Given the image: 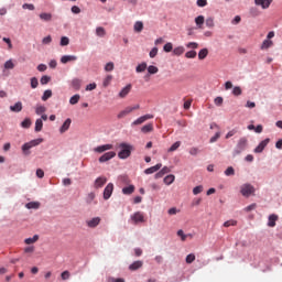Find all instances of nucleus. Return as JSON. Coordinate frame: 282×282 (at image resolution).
Masks as SVG:
<instances>
[{
    "label": "nucleus",
    "mask_w": 282,
    "mask_h": 282,
    "mask_svg": "<svg viewBox=\"0 0 282 282\" xmlns=\"http://www.w3.org/2000/svg\"><path fill=\"white\" fill-rule=\"evenodd\" d=\"M120 152L118 153V158L120 160H127V158L131 156V152L133 151V145L128 143H120L119 144Z\"/></svg>",
    "instance_id": "1"
},
{
    "label": "nucleus",
    "mask_w": 282,
    "mask_h": 282,
    "mask_svg": "<svg viewBox=\"0 0 282 282\" xmlns=\"http://www.w3.org/2000/svg\"><path fill=\"white\" fill-rule=\"evenodd\" d=\"M43 142V139H34L30 142H26L22 145V151L24 155H30V149H33V147H39Z\"/></svg>",
    "instance_id": "2"
},
{
    "label": "nucleus",
    "mask_w": 282,
    "mask_h": 282,
    "mask_svg": "<svg viewBox=\"0 0 282 282\" xmlns=\"http://www.w3.org/2000/svg\"><path fill=\"white\" fill-rule=\"evenodd\" d=\"M138 109H140V105L138 104L134 106H128L118 113L117 118L119 119L126 118V116H129V113H133V111H138Z\"/></svg>",
    "instance_id": "3"
},
{
    "label": "nucleus",
    "mask_w": 282,
    "mask_h": 282,
    "mask_svg": "<svg viewBox=\"0 0 282 282\" xmlns=\"http://www.w3.org/2000/svg\"><path fill=\"white\" fill-rule=\"evenodd\" d=\"M138 109H140V105L138 104L134 106H128L118 113L117 118L119 119L126 118V116H129V113H133V111H138Z\"/></svg>",
    "instance_id": "4"
},
{
    "label": "nucleus",
    "mask_w": 282,
    "mask_h": 282,
    "mask_svg": "<svg viewBox=\"0 0 282 282\" xmlns=\"http://www.w3.org/2000/svg\"><path fill=\"white\" fill-rule=\"evenodd\" d=\"M240 193L243 197H250V195H254V186L250 184H243L240 187Z\"/></svg>",
    "instance_id": "5"
},
{
    "label": "nucleus",
    "mask_w": 282,
    "mask_h": 282,
    "mask_svg": "<svg viewBox=\"0 0 282 282\" xmlns=\"http://www.w3.org/2000/svg\"><path fill=\"white\" fill-rule=\"evenodd\" d=\"M246 147H248V139H246V137L240 138L236 147L235 154L239 155V153H242L243 151H246Z\"/></svg>",
    "instance_id": "6"
},
{
    "label": "nucleus",
    "mask_w": 282,
    "mask_h": 282,
    "mask_svg": "<svg viewBox=\"0 0 282 282\" xmlns=\"http://www.w3.org/2000/svg\"><path fill=\"white\" fill-rule=\"evenodd\" d=\"M153 115H144L142 117H139L137 120L132 122V127H138L139 124H144L147 120H153Z\"/></svg>",
    "instance_id": "7"
},
{
    "label": "nucleus",
    "mask_w": 282,
    "mask_h": 282,
    "mask_svg": "<svg viewBox=\"0 0 282 282\" xmlns=\"http://www.w3.org/2000/svg\"><path fill=\"white\" fill-rule=\"evenodd\" d=\"M130 219L131 221H133V224H144V214H142L141 212H137L131 215Z\"/></svg>",
    "instance_id": "8"
},
{
    "label": "nucleus",
    "mask_w": 282,
    "mask_h": 282,
    "mask_svg": "<svg viewBox=\"0 0 282 282\" xmlns=\"http://www.w3.org/2000/svg\"><path fill=\"white\" fill-rule=\"evenodd\" d=\"M113 195V183H109L104 189V199H109Z\"/></svg>",
    "instance_id": "9"
},
{
    "label": "nucleus",
    "mask_w": 282,
    "mask_h": 282,
    "mask_svg": "<svg viewBox=\"0 0 282 282\" xmlns=\"http://www.w3.org/2000/svg\"><path fill=\"white\" fill-rule=\"evenodd\" d=\"M85 202L88 206H91V204L96 205L98 204V200H96V193L90 192L87 194Z\"/></svg>",
    "instance_id": "10"
},
{
    "label": "nucleus",
    "mask_w": 282,
    "mask_h": 282,
    "mask_svg": "<svg viewBox=\"0 0 282 282\" xmlns=\"http://www.w3.org/2000/svg\"><path fill=\"white\" fill-rule=\"evenodd\" d=\"M270 144V139H264L259 143V145L253 150L254 153H263V150Z\"/></svg>",
    "instance_id": "11"
},
{
    "label": "nucleus",
    "mask_w": 282,
    "mask_h": 282,
    "mask_svg": "<svg viewBox=\"0 0 282 282\" xmlns=\"http://www.w3.org/2000/svg\"><path fill=\"white\" fill-rule=\"evenodd\" d=\"M107 184V177L99 176L95 180L94 187L95 188H102Z\"/></svg>",
    "instance_id": "12"
},
{
    "label": "nucleus",
    "mask_w": 282,
    "mask_h": 282,
    "mask_svg": "<svg viewBox=\"0 0 282 282\" xmlns=\"http://www.w3.org/2000/svg\"><path fill=\"white\" fill-rule=\"evenodd\" d=\"M111 149H113V144H104V145H99L97 148L94 149L95 153H105V151H111Z\"/></svg>",
    "instance_id": "13"
},
{
    "label": "nucleus",
    "mask_w": 282,
    "mask_h": 282,
    "mask_svg": "<svg viewBox=\"0 0 282 282\" xmlns=\"http://www.w3.org/2000/svg\"><path fill=\"white\" fill-rule=\"evenodd\" d=\"M256 6H260L262 10H268L272 4V0H254Z\"/></svg>",
    "instance_id": "14"
},
{
    "label": "nucleus",
    "mask_w": 282,
    "mask_h": 282,
    "mask_svg": "<svg viewBox=\"0 0 282 282\" xmlns=\"http://www.w3.org/2000/svg\"><path fill=\"white\" fill-rule=\"evenodd\" d=\"M162 169V163H158L154 166L148 167L144 170L145 175H153V173H158Z\"/></svg>",
    "instance_id": "15"
},
{
    "label": "nucleus",
    "mask_w": 282,
    "mask_h": 282,
    "mask_svg": "<svg viewBox=\"0 0 282 282\" xmlns=\"http://www.w3.org/2000/svg\"><path fill=\"white\" fill-rule=\"evenodd\" d=\"M100 217H95L90 220L86 221V226H88V228H97L100 225Z\"/></svg>",
    "instance_id": "16"
},
{
    "label": "nucleus",
    "mask_w": 282,
    "mask_h": 282,
    "mask_svg": "<svg viewBox=\"0 0 282 282\" xmlns=\"http://www.w3.org/2000/svg\"><path fill=\"white\" fill-rule=\"evenodd\" d=\"M116 152H106L104 155L99 158L100 163L109 162V160H113Z\"/></svg>",
    "instance_id": "17"
},
{
    "label": "nucleus",
    "mask_w": 282,
    "mask_h": 282,
    "mask_svg": "<svg viewBox=\"0 0 282 282\" xmlns=\"http://www.w3.org/2000/svg\"><path fill=\"white\" fill-rule=\"evenodd\" d=\"M74 61H78V57L76 55H64L61 57V63H63V65H66V63H72Z\"/></svg>",
    "instance_id": "18"
},
{
    "label": "nucleus",
    "mask_w": 282,
    "mask_h": 282,
    "mask_svg": "<svg viewBox=\"0 0 282 282\" xmlns=\"http://www.w3.org/2000/svg\"><path fill=\"white\" fill-rule=\"evenodd\" d=\"M10 111L13 113H20V111H23V102L18 101L14 106H10Z\"/></svg>",
    "instance_id": "19"
},
{
    "label": "nucleus",
    "mask_w": 282,
    "mask_h": 282,
    "mask_svg": "<svg viewBox=\"0 0 282 282\" xmlns=\"http://www.w3.org/2000/svg\"><path fill=\"white\" fill-rule=\"evenodd\" d=\"M131 84H128L126 87H123L119 93V98H127V96H129L131 93Z\"/></svg>",
    "instance_id": "20"
},
{
    "label": "nucleus",
    "mask_w": 282,
    "mask_h": 282,
    "mask_svg": "<svg viewBox=\"0 0 282 282\" xmlns=\"http://www.w3.org/2000/svg\"><path fill=\"white\" fill-rule=\"evenodd\" d=\"M69 127H72V119H66L62 127L59 128L61 133H65L66 131H69Z\"/></svg>",
    "instance_id": "21"
},
{
    "label": "nucleus",
    "mask_w": 282,
    "mask_h": 282,
    "mask_svg": "<svg viewBox=\"0 0 282 282\" xmlns=\"http://www.w3.org/2000/svg\"><path fill=\"white\" fill-rule=\"evenodd\" d=\"M279 220V216L275 214H272L269 216L268 226L269 228H274L276 226V221Z\"/></svg>",
    "instance_id": "22"
},
{
    "label": "nucleus",
    "mask_w": 282,
    "mask_h": 282,
    "mask_svg": "<svg viewBox=\"0 0 282 282\" xmlns=\"http://www.w3.org/2000/svg\"><path fill=\"white\" fill-rule=\"evenodd\" d=\"M142 265H144V262L138 260V261H134L132 264L129 265V270L134 272L135 270H140V268H142Z\"/></svg>",
    "instance_id": "23"
},
{
    "label": "nucleus",
    "mask_w": 282,
    "mask_h": 282,
    "mask_svg": "<svg viewBox=\"0 0 282 282\" xmlns=\"http://www.w3.org/2000/svg\"><path fill=\"white\" fill-rule=\"evenodd\" d=\"M80 85H83V80L78 78H74L70 83V86L73 87V89H75V91H78L80 89Z\"/></svg>",
    "instance_id": "24"
},
{
    "label": "nucleus",
    "mask_w": 282,
    "mask_h": 282,
    "mask_svg": "<svg viewBox=\"0 0 282 282\" xmlns=\"http://www.w3.org/2000/svg\"><path fill=\"white\" fill-rule=\"evenodd\" d=\"M25 208H28L29 210H32V209L36 210V209L41 208V203L30 202L25 205Z\"/></svg>",
    "instance_id": "25"
},
{
    "label": "nucleus",
    "mask_w": 282,
    "mask_h": 282,
    "mask_svg": "<svg viewBox=\"0 0 282 282\" xmlns=\"http://www.w3.org/2000/svg\"><path fill=\"white\" fill-rule=\"evenodd\" d=\"M272 45H274V42H272L271 40H264L260 46L261 50H270V47H272Z\"/></svg>",
    "instance_id": "26"
},
{
    "label": "nucleus",
    "mask_w": 282,
    "mask_h": 282,
    "mask_svg": "<svg viewBox=\"0 0 282 282\" xmlns=\"http://www.w3.org/2000/svg\"><path fill=\"white\" fill-rule=\"evenodd\" d=\"M205 21H206V19L204 18V15H198L197 18H195V23H196L197 28H199V30H202Z\"/></svg>",
    "instance_id": "27"
},
{
    "label": "nucleus",
    "mask_w": 282,
    "mask_h": 282,
    "mask_svg": "<svg viewBox=\"0 0 282 282\" xmlns=\"http://www.w3.org/2000/svg\"><path fill=\"white\" fill-rule=\"evenodd\" d=\"M164 184H166L167 186H171V184H173L175 182V175L170 174L167 176L164 177L163 180Z\"/></svg>",
    "instance_id": "28"
},
{
    "label": "nucleus",
    "mask_w": 282,
    "mask_h": 282,
    "mask_svg": "<svg viewBox=\"0 0 282 282\" xmlns=\"http://www.w3.org/2000/svg\"><path fill=\"white\" fill-rule=\"evenodd\" d=\"M134 192H135V186H133V185L122 188L123 195H132V193H134Z\"/></svg>",
    "instance_id": "29"
},
{
    "label": "nucleus",
    "mask_w": 282,
    "mask_h": 282,
    "mask_svg": "<svg viewBox=\"0 0 282 282\" xmlns=\"http://www.w3.org/2000/svg\"><path fill=\"white\" fill-rule=\"evenodd\" d=\"M166 173H171V170L169 166H164L160 172L155 174V177H164Z\"/></svg>",
    "instance_id": "30"
},
{
    "label": "nucleus",
    "mask_w": 282,
    "mask_h": 282,
    "mask_svg": "<svg viewBox=\"0 0 282 282\" xmlns=\"http://www.w3.org/2000/svg\"><path fill=\"white\" fill-rule=\"evenodd\" d=\"M208 56V48H202L198 52V59L204 61Z\"/></svg>",
    "instance_id": "31"
},
{
    "label": "nucleus",
    "mask_w": 282,
    "mask_h": 282,
    "mask_svg": "<svg viewBox=\"0 0 282 282\" xmlns=\"http://www.w3.org/2000/svg\"><path fill=\"white\" fill-rule=\"evenodd\" d=\"M36 241H39V235H35L32 238H26L24 243H26V246H32V243H36Z\"/></svg>",
    "instance_id": "32"
},
{
    "label": "nucleus",
    "mask_w": 282,
    "mask_h": 282,
    "mask_svg": "<svg viewBox=\"0 0 282 282\" xmlns=\"http://www.w3.org/2000/svg\"><path fill=\"white\" fill-rule=\"evenodd\" d=\"M135 72H137V74H142V72H147V63L143 62V63L139 64L135 67Z\"/></svg>",
    "instance_id": "33"
},
{
    "label": "nucleus",
    "mask_w": 282,
    "mask_h": 282,
    "mask_svg": "<svg viewBox=\"0 0 282 282\" xmlns=\"http://www.w3.org/2000/svg\"><path fill=\"white\" fill-rule=\"evenodd\" d=\"M142 133H151L153 131V123H148L141 128Z\"/></svg>",
    "instance_id": "34"
},
{
    "label": "nucleus",
    "mask_w": 282,
    "mask_h": 282,
    "mask_svg": "<svg viewBox=\"0 0 282 282\" xmlns=\"http://www.w3.org/2000/svg\"><path fill=\"white\" fill-rule=\"evenodd\" d=\"M35 131L36 133H39L40 131H43V119H36Z\"/></svg>",
    "instance_id": "35"
},
{
    "label": "nucleus",
    "mask_w": 282,
    "mask_h": 282,
    "mask_svg": "<svg viewBox=\"0 0 282 282\" xmlns=\"http://www.w3.org/2000/svg\"><path fill=\"white\" fill-rule=\"evenodd\" d=\"M142 30H144V23H142L140 21L135 22L134 23V32L140 33V32H142Z\"/></svg>",
    "instance_id": "36"
},
{
    "label": "nucleus",
    "mask_w": 282,
    "mask_h": 282,
    "mask_svg": "<svg viewBox=\"0 0 282 282\" xmlns=\"http://www.w3.org/2000/svg\"><path fill=\"white\" fill-rule=\"evenodd\" d=\"M21 127H22L23 129H30V127H32V120H30V118L24 119V120L21 122Z\"/></svg>",
    "instance_id": "37"
},
{
    "label": "nucleus",
    "mask_w": 282,
    "mask_h": 282,
    "mask_svg": "<svg viewBox=\"0 0 282 282\" xmlns=\"http://www.w3.org/2000/svg\"><path fill=\"white\" fill-rule=\"evenodd\" d=\"M178 147H182L181 141H176L174 144H172L171 148L167 150L169 153H173V151H177Z\"/></svg>",
    "instance_id": "38"
},
{
    "label": "nucleus",
    "mask_w": 282,
    "mask_h": 282,
    "mask_svg": "<svg viewBox=\"0 0 282 282\" xmlns=\"http://www.w3.org/2000/svg\"><path fill=\"white\" fill-rule=\"evenodd\" d=\"M173 54H174L175 56H182V54H184V46L175 47V48L173 50Z\"/></svg>",
    "instance_id": "39"
},
{
    "label": "nucleus",
    "mask_w": 282,
    "mask_h": 282,
    "mask_svg": "<svg viewBox=\"0 0 282 282\" xmlns=\"http://www.w3.org/2000/svg\"><path fill=\"white\" fill-rule=\"evenodd\" d=\"M40 19L42 21H52V13H41Z\"/></svg>",
    "instance_id": "40"
},
{
    "label": "nucleus",
    "mask_w": 282,
    "mask_h": 282,
    "mask_svg": "<svg viewBox=\"0 0 282 282\" xmlns=\"http://www.w3.org/2000/svg\"><path fill=\"white\" fill-rule=\"evenodd\" d=\"M79 100H80V95H74L73 97H70L69 104L70 105H78Z\"/></svg>",
    "instance_id": "41"
},
{
    "label": "nucleus",
    "mask_w": 282,
    "mask_h": 282,
    "mask_svg": "<svg viewBox=\"0 0 282 282\" xmlns=\"http://www.w3.org/2000/svg\"><path fill=\"white\" fill-rule=\"evenodd\" d=\"M45 111H47V108H45L44 106H36L35 108V113L37 116H41V113H45Z\"/></svg>",
    "instance_id": "42"
},
{
    "label": "nucleus",
    "mask_w": 282,
    "mask_h": 282,
    "mask_svg": "<svg viewBox=\"0 0 282 282\" xmlns=\"http://www.w3.org/2000/svg\"><path fill=\"white\" fill-rule=\"evenodd\" d=\"M50 80H52V77L44 75L41 77L40 83H41V85H47V83H50Z\"/></svg>",
    "instance_id": "43"
},
{
    "label": "nucleus",
    "mask_w": 282,
    "mask_h": 282,
    "mask_svg": "<svg viewBox=\"0 0 282 282\" xmlns=\"http://www.w3.org/2000/svg\"><path fill=\"white\" fill-rule=\"evenodd\" d=\"M48 98H52V90H45L43 96H42V100L45 102V100H47Z\"/></svg>",
    "instance_id": "44"
},
{
    "label": "nucleus",
    "mask_w": 282,
    "mask_h": 282,
    "mask_svg": "<svg viewBox=\"0 0 282 282\" xmlns=\"http://www.w3.org/2000/svg\"><path fill=\"white\" fill-rule=\"evenodd\" d=\"M96 34H97V36H105V34H107V32L105 31V28L98 26L96 29Z\"/></svg>",
    "instance_id": "45"
},
{
    "label": "nucleus",
    "mask_w": 282,
    "mask_h": 282,
    "mask_svg": "<svg viewBox=\"0 0 282 282\" xmlns=\"http://www.w3.org/2000/svg\"><path fill=\"white\" fill-rule=\"evenodd\" d=\"M185 261L188 264L193 263V261H195V253L187 254Z\"/></svg>",
    "instance_id": "46"
},
{
    "label": "nucleus",
    "mask_w": 282,
    "mask_h": 282,
    "mask_svg": "<svg viewBox=\"0 0 282 282\" xmlns=\"http://www.w3.org/2000/svg\"><path fill=\"white\" fill-rule=\"evenodd\" d=\"M205 23L208 28H215V19L213 18H207Z\"/></svg>",
    "instance_id": "47"
},
{
    "label": "nucleus",
    "mask_w": 282,
    "mask_h": 282,
    "mask_svg": "<svg viewBox=\"0 0 282 282\" xmlns=\"http://www.w3.org/2000/svg\"><path fill=\"white\" fill-rule=\"evenodd\" d=\"M4 69H14V63H12V59L4 63Z\"/></svg>",
    "instance_id": "48"
},
{
    "label": "nucleus",
    "mask_w": 282,
    "mask_h": 282,
    "mask_svg": "<svg viewBox=\"0 0 282 282\" xmlns=\"http://www.w3.org/2000/svg\"><path fill=\"white\" fill-rule=\"evenodd\" d=\"M203 191H204V186L198 185V186L193 188V194L194 195H199V193H203Z\"/></svg>",
    "instance_id": "49"
},
{
    "label": "nucleus",
    "mask_w": 282,
    "mask_h": 282,
    "mask_svg": "<svg viewBox=\"0 0 282 282\" xmlns=\"http://www.w3.org/2000/svg\"><path fill=\"white\" fill-rule=\"evenodd\" d=\"M230 226H237V220H227L224 223L225 228H230Z\"/></svg>",
    "instance_id": "50"
},
{
    "label": "nucleus",
    "mask_w": 282,
    "mask_h": 282,
    "mask_svg": "<svg viewBox=\"0 0 282 282\" xmlns=\"http://www.w3.org/2000/svg\"><path fill=\"white\" fill-rule=\"evenodd\" d=\"M148 72L149 74H158L160 69L156 66L151 65L148 67Z\"/></svg>",
    "instance_id": "51"
},
{
    "label": "nucleus",
    "mask_w": 282,
    "mask_h": 282,
    "mask_svg": "<svg viewBox=\"0 0 282 282\" xmlns=\"http://www.w3.org/2000/svg\"><path fill=\"white\" fill-rule=\"evenodd\" d=\"M186 47H188L189 50H197V47H199V44H197V42H189L186 44Z\"/></svg>",
    "instance_id": "52"
},
{
    "label": "nucleus",
    "mask_w": 282,
    "mask_h": 282,
    "mask_svg": "<svg viewBox=\"0 0 282 282\" xmlns=\"http://www.w3.org/2000/svg\"><path fill=\"white\" fill-rule=\"evenodd\" d=\"M232 94H234V96H241V94H242L241 87H239V86L234 87Z\"/></svg>",
    "instance_id": "53"
},
{
    "label": "nucleus",
    "mask_w": 282,
    "mask_h": 282,
    "mask_svg": "<svg viewBox=\"0 0 282 282\" xmlns=\"http://www.w3.org/2000/svg\"><path fill=\"white\" fill-rule=\"evenodd\" d=\"M31 87L32 89H36V87H39V79L36 77L31 78Z\"/></svg>",
    "instance_id": "54"
},
{
    "label": "nucleus",
    "mask_w": 282,
    "mask_h": 282,
    "mask_svg": "<svg viewBox=\"0 0 282 282\" xmlns=\"http://www.w3.org/2000/svg\"><path fill=\"white\" fill-rule=\"evenodd\" d=\"M164 52H173V43L169 42L163 46Z\"/></svg>",
    "instance_id": "55"
},
{
    "label": "nucleus",
    "mask_w": 282,
    "mask_h": 282,
    "mask_svg": "<svg viewBox=\"0 0 282 282\" xmlns=\"http://www.w3.org/2000/svg\"><path fill=\"white\" fill-rule=\"evenodd\" d=\"M196 56H197V52H195V51H189V52L185 53L186 58H195Z\"/></svg>",
    "instance_id": "56"
},
{
    "label": "nucleus",
    "mask_w": 282,
    "mask_h": 282,
    "mask_svg": "<svg viewBox=\"0 0 282 282\" xmlns=\"http://www.w3.org/2000/svg\"><path fill=\"white\" fill-rule=\"evenodd\" d=\"M225 175H227V177H230V175H235V169L232 166H229L226 171H225Z\"/></svg>",
    "instance_id": "57"
},
{
    "label": "nucleus",
    "mask_w": 282,
    "mask_h": 282,
    "mask_svg": "<svg viewBox=\"0 0 282 282\" xmlns=\"http://www.w3.org/2000/svg\"><path fill=\"white\" fill-rule=\"evenodd\" d=\"M61 45H62V47H65V45H69V37L63 36L61 39Z\"/></svg>",
    "instance_id": "58"
},
{
    "label": "nucleus",
    "mask_w": 282,
    "mask_h": 282,
    "mask_svg": "<svg viewBox=\"0 0 282 282\" xmlns=\"http://www.w3.org/2000/svg\"><path fill=\"white\" fill-rule=\"evenodd\" d=\"M214 102L217 107H221V105H224V98L223 97H216Z\"/></svg>",
    "instance_id": "59"
},
{
    "label": "nucleus",
    "mask_w": 282,
    "mask_h": 282,
    "mask_svg": "<svg viewBox=\"0 0 282 282\" xmlns=\"http://www.w3.org/2000/svg\"><path fill=\"white\" fill-rule=\"evenodd\" d=\"M177 236L181 237V240H182V241H185V240H186V237H188V235H185V234H184V230H182V229H180V230L177 231Z\"/></svg>",
    "instance_id": "60"
},
{
    "label": "nucleus",
    "mask_w": 282,
    "mask_h": 282,
    "mask_svg": "<svg viewBox=\"0 0 282 282\" xmlns=\"http://www.w3.org/2000/svg\"><path fill=\"white\" fill-rule=\"evenodd\" d=\"M105 70L106 72H113V63L112 62L107 63L106 66H105Z\"/></svg>",
    "instance_id": "61"
},
{
    "label": "nucleus",
    "mask_w": 282,
    "mask_h": 282,
    "mask_svg": "<svg viewBox=\"0 0 282 282\" xmlns=\"http://www.w3.org/2000/svg\"><path fill=\"white\" fill-rule=\"evenodd\" d=\"M61 276H62V281H67V279H69L70 276V273L69 271H64L62 272Z\"/></svg>",
    "instance_id": "62"
},
{
    "label": "nucleus",
    "mask_w": 282,
    "mask_h": 282,
    "mask_svg": "<svg viewBox=\"0 0 282 282\" xmlns=\"http://www.w3.org/2000/svg\"><path fill=\"white\" fill-rule=\"evenodd\" d=\"M43 45H50L52 43V35H48L42 40Z\"/></svg>",
    "instance_id": "63"
},
{
    "label": "nucleus",
    "mask_w": 282,
    "mask_h": 282,
    "mask_svg": "<svg viewBox=\"0 0 282 282\" xmlns=\"http://www.w3.org/2000/svg\"><path fill=\"white\" fill-rule=\"evenodd\" d=\"M169 215H177V213H180V209H177L176 207H172L167 210Z\"/></svg>",
    "instance_id": "64"
}]
</instances>
